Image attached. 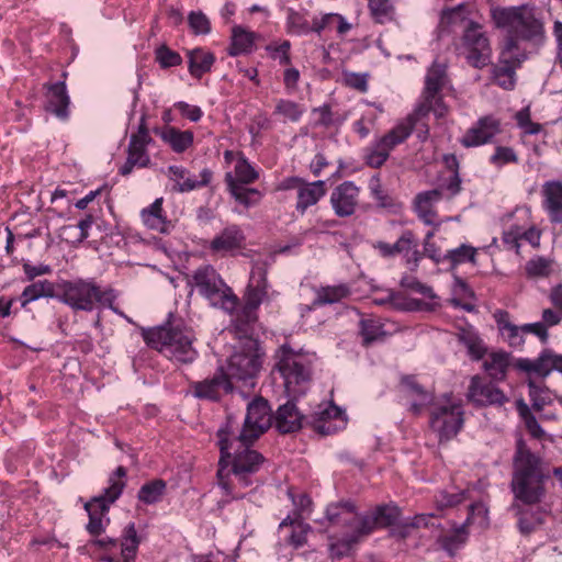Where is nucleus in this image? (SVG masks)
<instances>
[{
	"label": "nucleus",
	"mask_w": 562,
	"mask_h": 562,
	"mask_svg": "<svg viewBox=\"0 0 562 562\" xmlns=\"http://www.w3.org/2000/svg\"><path fill=\"white\" fill-rule=\"evenodd\" d=\"M238 423L232 416L217 431V445L221 457L217 470V484L226 502L246 496L245 490L251 487L255 474L265 462V458L251 446L256 440L239 439Z\"/></svg>",
	"instance_id": "obj_1"
},
{
	"label": "nucleus",
	"mask_w": 562,
	"mask_h": 562,
	"mask_svg": "<svg viewBox=\"0 0 562 562\" xmlns=\"http://www.w3.org/2000/svg\"><path fill=\"white\" fill-rule=\"evenodd\" d=\"M549 479L550 471L544 468L542 458L533 453L524 440H518L510 482L515 499L524 505L541 503L547 495L546 483Z\"/></svg>",
	"instance_id": "obj_2"
},
{
	"label": "nucleus",
	"mask_w": 562,
	"mask_h": 562,
	"mask_svg": "<svg viewBox=\"0 0 562 562\" xmlns=\"http://www.w3.org/2000/svg\"><path fill=\"white\" fill-rule=\"evenodd\" d=\"M126 469L122 465L117 467L116 470L109 476V485L104 488L103 493L93 497L85 505V509L89 515V522L86 527L87 531L91 536L95 537L87 543L88 547H95L103 550L105 553H110L116 549L117 544H120V541L116 538L98 537L101 536L105 530L103 525V516L109 510L111 504H113L121 496L124 487L126 486Z\"/></svg>",
	"instance_id": "obj_3"
},
{
	"label": "nucleus",
	"mask_w": 562,
	"mask_h": 562,
	"mask_svg": "<svg viewBox=\"0 0 562 562\" xmlns=\"http://www.w3.org/2000/svg\"><path fill=\"white\" fill-rule=\"evenodd\" d=\"M143 338L148 346L178 362L191 363L198 357V351L193 347L195 335L184 325L146 329L143 331Z\"/></svg>",
	"instance_id": "obj_4"
},
{
	"label": "nucleus",
	"mask_w": 562,
	"mask_h": 562,
	"mask_svg": "<svg viewBox=\"0 0 562 562\" xmlns=\"http://www.w3.org/2000/svg\"><path fill=\"white\" fill-rule=\"evenodd\" d=\"M60 293L57 299L75 311L91 312L95 304L108 307L114 313L124 316L114 305L116 294L113 289H101L92 280L78 279L65 281L60 285Z\"/></svg>",
	"instance_id": "obj_5"
},
{
	"label": "nucleus",
	"mask_w": 562,
	"mask_h": 562,
	"mask_svg": "<svg viewBox=\"0 0 562 562\" xmlns=\"http://www.w3.org/2000/svg\"><path fill=\"white\" fill-rule=\"evenodd\" d=\"M401 515L400 508L390 505H380L373 510L367 513L360 521V527H356L349 535L329 544V554L333 559H341L350 553L361 538L370 535L375 528L392 526Z\"/></svg>",
	"instance_id": "obj_6"
},
{
	"label": "nucleus",
	"mask_w": 562,
	"mask_h": 562,
	"mask_svg": "<svg viewBox=\"0 0 562 562\" xmlns=\"http://www.w3.org/2000/svg\"><path fill=\"white\" fill-rule=\"evenodd\" d=\"M188 283L194 286L212 306L220 307L226 312H232L236 308L237 296L213 266L203 265L196 268Z\"/></svg>",
	"instance_id": "obj_7"
},
{
	"label": "nucleus",
	"mask_w": 562,
	"mask_h": 562,
	"mask_svg": "<svg viewBox=\"0 0 562 562\" xmlns=\"http://www.w3.org/2000/svg\"><path fill=\"white\" fill-rule=\"evenodd\" d=\"M274 368L283 379L289 395L297 396L304 393V384L310 381L311 370L301 355L283 345L276 353Z\"/></svg>",
	"instance_id": "obj_8"
},
{
	"label": "nucleus",
	"mask_w": 562,
	"mask_h": 562,
	"mask_svg": "<svg viewBox=\"0 0 562 562\" xmlns=\"http://www.w3.org/2000/svg\"><path fill=\"white\" fill-rule=\"evenodd\" d=\"M492 19L498 29L516 35H543V22L533 8L526 5L492 9Z\"/></svg>",
	"instance_id": "obj_9"
},
{
	"label": "nucleus",
	"mask_w": 562,
	"mask_h": 562,
	"mask_svg": "<svg viewBox=\"0 0 562 562\" xmlns=\"http://www.w3.org/2000/svg\"><path fill=\"white\" fill-rule=\"evenodd\" d=\"M262 356L256 339L246 338L227 360L224 374L228 381H248L254 379L262 364Z\"/></svg>",
	"instance_id": "obj_10"
},
{
	"label": "nucleus",
	"mask_w": 562,
	"mask_h": 562,
	"mask_svg": "<svg viewBox=\"0 0 562 562\" xmlns=\"http://www.w3.org/2000/svg\"><path fill=\"white\" fill-rule=\"evenodd\" d=\"M429 425L440 442L453 438L463 425L462 406L450 396L434 403Z\"/></svg>",
	"instance_id": "obj_11"
},
{
	"label": "nucleus",
	"mask_w": 562,
	"mask_h": 562,
	"mask_svg": "<svg viewBox=\"0 0 562 562\" xmlns=\"http://www.w3.org/2000/svg\"><path fill=\"white\" fill-rule=\"evenodd\" d=\"M520 37H506L499 60L493 68V79L504 90H513L516 86V69L527 58L526 52L520 48ZM524 40L526 37H522Z\"/></svg>",
	"instance_id": "obj_12"
},
{
	"label": "nucleus",
	"mask_w": 562,
	"mask_h": 562,
	"mask_svg": "<svg viewBox=\"0 0 562 562\" xmlns=\"http://www.w3.org/2000/svg\"><path fill=\"white\" fill-rule=\"evenodd\" d=\"M271 426V408L268 401L258 397L247 405V414L241 429H237L239 439L257 440Z\"/></svg>",
	"instance_id": "obj_13"
},
{
	"label": "nucleus",
	"mask_w": 562,
	"mask_h": 562,
	"mask_svg": "<svg viewBox=\"0 0 562 562\" xmlns=\"http://www.w3.org/2000/svg\"><path fill=\"white\" fill-rule=\"evenodd\" d=\"M373 247L384 258L403 255L406 265L412 271H415L418 268L419 261L423 257L418 250L417 238L409 229L404 231L394 244L376 241Z\"/></svg>",
	"instance_id": "obj_14"
},
{
	"label": "nucleus",
	"mask_w": 562,
	"mask_h": 562,
	"mask_svg": "<svg viewBox=\"0 0 562 562\" xmlns=\"http://www.w3.org/2000/svg\"><path fill=\"white\" fill-rule=\"evenodd\" d=\"M153 140L145 125L138 127L136 134H132L127 146V158L120 168L122 176H128L135 167L146 168L150 164L147 145Z\"/></svg>",
	"instance_id": "obj_15"
},
{
	"label": "nucleus",
	"mask_w": 562,
	"mask_h": 562,
	"mask_svg": "<svg viewBox=\"0 0 562 562\" xmlns=\"http://www.w3.org/2000/svg\"><path fill=\"white\" fill-rule=\"evenodd\" d=\"M306 424L321 435H331L345 428L347 419L340 407L329 403L319 405L308 417Z\"/></svg>",
	"instance_id": "obj_16"
},
{
	"label": "nucleus",
	"mask_w": 562,
	"mask_h": 562,
	"mask_svg": "<svg viewBox=\"0 0 562 562\" xmlns=\"http://www.w3.org/2000/svg\"><path fill=\"white\" fill-rule=\"evenodd\" d=\"M440 27L446 33H461L471 35L481 30V24L472 18V11L465 4H459L454 8L442 11L440 18Z\"/></svg>",
	"instance_id": "obj_17"
},
{
	"label": "nucleus",
	"mask_w": 562,
	"mask_h": 562,
	"mask_svg": "<svg viewBox=\"0 0 562 562\" xmlns=\"http://www.w3.org/2000/svg\"><path fill=\"white\" fill-rule=\"evenodd\" d=\"M360 188L353 181H344L335 187L329 196L330 206L336 216L350 217L359 205Z\"/></svg>",
	"instance_id": "obj_18"
},
{
	"label": "nucleus",
	"mask_w": 562,
	"mask_h": 562,
	"mask_svg": "<svg viewBox=\"0 0 562 562\" xmlns=\"http://www.w3.org/2000/svg\"><path fill=\"white\" fill-rule=\"evenodd\" d=\"M167 177L173 183L172 190L179 193L190 192L199 188L210 184L213 172L209 168H204L199 177L192 175L183 166L172 165L167 169Z\"/></svg>",
	"instance_id": "obj_19"
},
{
	"label": "nucleus",
	"mask_w": 562,
	"mask_h": 562,
	"mask_svg": "<svg viewBox=\"0 0 562 562\" xmlns=\"http://www.w3.org/2000/svg\"><path fill=\"white\" fill-rule=\"evenodd\" d=\"M468 400L475 406H493L504 405L508 397L504 392L492 382H487L484 379L475 375L471 379Z\"/></svg>",
	"instance_id": "obj_20"
},
{
	"label": "nucleus",
	"mask_w": 562,
	"mask_h": 562,
	"mask_svg": "<svg viewBox=\"0 0 562 562\" xmlns=\"http://www.w3.org/2000/svg\"><path fill=\"white\" fill-rule=\"evenodd\" d=\"M499 133V120L493 115H485L480 117L476 123L467 131L460 143L467 148L477 147L491 143Z\"/></svg>",
	"instance_id": "obj_21"
},
{
	"label": "nucleus",
	"mask_w": 562,
	"mask_h": 562,
	"mask_svg": "<svg viewBox=\"0 0 562 562\" xmlns=\"http://www.w3.org/2000/svg\"><path fill=\"white\" fill-rule=\"evenodd\" d=\"M366 515L358 514L357 507L351 501L330 503L325 510V519L329 525L345 527L350 531H353L356 527H360V521Z\"/></svg>",
	"instance_id": "obj_22"
},
{
	"label": "nucleus",
	"mask_w": 562,
	"mask_h": 562,
	"mask_svg": "<svg viewBox=\"0 0 562 562\" xmlns=\"http://www.w3.org/2000/svg\"><path fill=\"white\" fill-rule=\"evenodd\" d=\"M401 392L409 412L414 415H419L426 406L434 404L432 393L425 390L415 376H404L401 380Z\"/></svg>",
	"instance_id": "obj_23"
},
{
	"label": "nucleus",
	"mask_w": 562,
	"mask_h": 562,
	"mask_svg": "<svg viewBox=\"0 0 562 562\" xmlns=\"http://www.w3.org/2000/svg\"><path fill=\"white\" fill-rule=\"evenodd\" d=\"M460 54L475 68H483L491 61L492 49L488 37H462Z\"/></svg>",
	"instance_id": "obj_24"
},
{
	"label": "nucleus",
	"mask_w": 562,
	"mask_h": 562,
	"mask_svg": "<svg viewBox=\"0 0 562 562\" xmlns=\"http://www.w3.org/2000/svg\"><path fill=\"white\" fill-rule=\"evenodd\" d=\"M559 359V353L551 349H544L536 359H519L517 368L528 374L546 379L552 371H558Z\"/></svg>",
	"instance_id": "obj_25"
},
{
	"label": "nucleus",
	"mask_w": 562,
	"mask_h": 562,
	"mask_svg": "<svg viewBox=\"0 0 562 562\" xmlns=\"http://www.w3.org/2000/svg\"><path fill=\"white\" fill-rule=\"evenodd\" d=\"M232 390V382L228 381L227 376L224 374V368H221L218 373L213 378L192 384V391L195 397L211 401L218 400L223 392L227 393Z\"/></svg>",
	"instance_id": "obj_26"
},
{
	"label": "nucleus",
	"mask_w": 562,
	"mask_h": 562,
	"mask_svg": "<svg viewBox=\"0 0 562 562\" xmlns=\"http://www.w3.org/2000/svg\"><path fill=\"white\" fill-rule=\"evenodd\" d=\"M139 544L140 538L137 535L135 524L130 522L124 527L120 538V559L104 554L100 560L102 562H134L138 553Z\"/></svg>",
	"instance_id": "obj_27"
},
{
	"label": "nucleus",
	"mask_w": 562,
	"mask_h": 562,
	"mask_svg": "<svg viewBox=\"0 0 562 562\" xmlns=\"http://www.w3.org/2000/svg\"><path fill=\"white\" fill-rule=\"evenodd\" d=\"M351 294L348 284L339 283L335 285L319 286L315 289V299L311 305H303L301 307L302 316L310 313L316 306L329 305L339 303Z\"/></svg>",
	"instance_id": "obj_28"
},
{
	"label": "nucleus",
	"mask_w": 562,
	"mask_h": 562,
	"mask_svg": "<svg viewBox=\"0 0 562 562\" xmlns=\"http://www.w3.org/2000/svg\"><path fill=\"white\" fill-rule=\"evenodd\" d=\"M46 111L55 114L58 119L66 120L69 115V95L64 81L46 83Z\"/></svg>",
	"instance_id": "obj_29"
},
{
	"label": "nucleus",
	"mask_w": 562,
	"mask_h": 562,
	"mask_svg": "<svg viewBox=\"0 0 562 562\" xmlns=\"http://www.w3.org/2000/svg\"><path fill=\"white\" fill-rule=\"evenodd\" d=\"M543 209L547 211L550 222L562 224V182L547 181L541 190Z\"/></svg>",
	"instance_id": "obj_30"
},
{
	"label": "nucleus",
	"mask_w": 562,
	"mask_h": 562,
	"mask_svg": "<svg viewBox=\"0 0 562 562\" xmlns=\"http://www.w3.org/2000/svg\"><path fill=\"white\" fill-rule=\"evenodd\" d=\"M244 241L243 231L238 225L234 224L226 226L212 239L210 249L215 254H227L240 249Z\"/></svg>",
	"instance_id": "obj_31"
},
{
	"label": "nucleus",
	"mask_w": 562,
	"mask_h": 562,
	"mask_svg": "<svg viewBox=\"0 0 562 562\" xmlns=\"http://www.w3.org/2000/svg\"><path fill=\"white\" fill-rule=\"evenodd\" d=\"M162 198L156 199L148 207L140 212L144 225L157 233L168 234L172 227L162 210Z\"/></svg>",
	"instance_id": "obj_32"
},
{
	"label": "nucleus",
	"mask_w": 562,
	"mask_h": 562,
	"mask_svg": "<svg viewBox=\"0 0 562 562\" xmlns=\"http://www.w3.org/2000/svg\"><path fill=\"white\" fill-rule=\"evenodd\" d=\"M493 317L497 324L503 339L513 348L521 347L525 342L522 326L513 324L509 319V313L504 310L494 312Z\"/></svg>",
	"instance_id": "obj_33"
},
{
	"label": "nucleus",
	"mask_w": 562,
	"mask_h": 562,
	"mask_svg": "<svg viewBox=\"0 0 562 562\" xmlns=\"http://www.w3.org/2000/svg\"><path fill=\"white\" fill-rule=\"evenodd\" d=\"M304 416L293 402L281 405L276 414V427L280 432H294L302 427Z\"/></svg>",
	"instance_id": "obj_34"
},
{
	"label": "nucleus",
	"mask_w": 562,
	"mask_h": 562,
	"mask_svg": "<svg viewBox=\"0 0 562 562\" xmlns=\"http://www.w3.org/2000/svg\"><path fill=\"white\" fill-rule=\"evenodd\" d=\"M325 194V181L304 182L299 188L295 210L304 214L310 206L315 205Z\"/></svg>",
	"instance_id": "obj_35"
},
{
	"label": "nucleus",
	"mask_w": 562,
	"mask_h": 562,
	"mask_svg": "<svg viewBox=\"0 0 562 562\" xmlns=\"http://www.w3.org/2000/svg\"><path fill=\"white\" fill-rule=\"evenodd\" d=\"M351 30L344 16L337 13H327L322 16L312 18L311 32L313 33H338L344 34Z\"/></svg>",
	"instance_id": "obj_36"
},
{
	"label": "nucleus",
	"mask_w": 562,
	"mask_h": 562,
	"mask_svg": "<svg viewBox=\"0 0 562 562\" xmlns=\"http://www.w3.org/2000/svg\"><path fill=\"white\" fill-rule=\"evenodd\" d=\"M418 123L411 113L404 120L398 122L390 132H387L379 140L382 144L386 145V148L389 150H392L395 146L402 144L411 136L414 127Z\"/></svg>",
	"instance_id": "obj_37"
},
{
	"label": "nucleus",
	"mask_w": 562,
	"mask_h": 562,
	"mask_svg": "<svg viewBox=\"0 0 562 562\" xmlns=\"http://www.w3.org/2000/svg\"><path fill=\"white\" fill-rule=\"evenodd\" d=\"M159 136L177 154L184 153L190 148L194 139L191 131H180L173 126L164 127L159 132Z\"/></svg>",
	"instance_id": "obj_38"
},
{
	"label": "nucleus",
	"mask_w": 562,
	"mask_h": 562,
	"mask_svg": "<svg viewBox=\"0 0 562 562\" xmlns=\"http://www.w3.org/2000/svg\"><path fill=\"white\" fill-rule=\"evenodd\" d=\"M267 296V278L266 271L261 268L252 271L251 284H249L246 293V306L257 308Z\"/></svg>",
	"instance_id": "obj_39"
},
{
	"label": "nucleus",
	"mask_w": 562,
	"mask_h": 562,
	"mask_svg": "<svg viewBox=\"0 0 562 562\" xmlns=\"http://www.w3.org/2000/svg\"><path fill=\"white\" fill-rule=\"evenodd\" d=\"M430 112H432L438 119L445 117L447 115L448 106L439 94L430 98L422 95V101L416 105L412 112V115L417 123H420L425 117L428 116Z\"/></svg>",
	"instance_id": "obj_40"
},
{
	"label": "nucleus",
	"mask_w": 562,
	"mask_h": 562,
	"mask_svg": "<svg viewBox=\"0 0 562 562\" xmlns=\"http://www.w3.org/2000/svg\"><path fill=\"white\" fill-rule=\"evenodd\" d=\"M189 72L192 77L200 79L204 74L211 71L215 61L214 55L203 48H194L188 52Z\"/></svg>",
	"instance_id": "obj_41"
},
{
	"label": "nucleus",
	"mask_w": 562,
	"mask_h": 562,
	"mask_svg": "<svg viewBox=\"0 0 562 562\" xmlns=\"http://www.w3.org/2000/svg\"><path fill=\"white\" fill-rule=\"evenodd\" d=\"M226 182L234 199L246 207L257 205L261 200V193L254 188H245L237 183L232 175H226Z\"/></svg>",
	"instance_id": "obj_42"
},
{
	"label": "nucleus",
	"mask_w": 562,
	"mask_h": 562,
	"mask_svg": "<svg viewBox=\"0 0 562 562\" xmlns=\"http://www.w3.org/2000/svg\"><path fill=\"white\" fill-rule=\"evenodd\" d=\"M509 357L506 351L491 352L485 358L483 367L492 379L502 381L505 379L509 367Z\"/></svg>",
	"instance_id": "obj_43"
},
{
	"label": "nucleus",
	"mask_w": 562,
	"mask_h": 562,
	"mask_svg": "<svg viewBox=\"0 0 562 562\" xmlns=\"http://www.w3.org/2000/svg\"><path fill=\"white\" fill-rule=\"evenodd\" d=\"M447 81L446 66L434 63L428 69L423 97L430 98L439 94Z\"/></svg>",
	"instance_id": "obj_44"
},
{
	"label": "nucleus",
	"mask_w": 562,
	"mask_h": 562,
	"mask_svg": "<svg viewBox=\"0 0 562 562\" xmlns=\"http://www.w3.org/2000/svg\"><path fill=\"white\" fill-rule=\"evenodd\" d=\"M57 297L55 285L48 280H40L24 288L21 294V305L25 307L29 303L41 297Z\"/></svg>",
	"instance_id": "obj_45"
},
{
	"label": "nucleus",
	"mask_w": 562,
	"mask_h": 562,
	"mask_svg": "<svg viewBox=\"0 0 562 562\" xmlns=\"http://www.w3.org/2000/svg\"><path fill=\"white\" fill-rule=\"evenodd\" d=\"M464 524L454 528L450 533L441 535L438 537L437 542L440 548L445 550L450 557H453L456 552L465 544L469 532Z\"/></svg>",
	"instance_id": "obj_46"
},
{
	"label": "nucleus",
	"mask_w": 562,
	"mask_h": 562,
	"mask_svg": "<svg viewBox=\"0 0 562 562\" xmlns=\"http://www.w3.org/2000/svg\"><path fill=\"white\" fill-rule=\"evenodd\" d=\"M527 385L531 407L536 412H541L547 405L553 402V394L546 385L537 383L531 378L528 379Z\"/></svg>",
	"instance_id": "obj_47"
},
{
	"label": "nucleus",
	"mask_w": 562,
	"mask_h": 562,
	"mask_svg": "<svg viewBox=\"0 0 562 562\" xmlns=\"http://www.w3.org/2000/svg\"><path fill=\"white\" fill-rule=\"evenodd\" d=\"M385 334L380 318L368 317L360 321V335L363 346L368 347L373 341L382 339Z\"/></svg>",
	"instance_id": "obj_48"
},
{
	"label": "nucleus",
	"mask_w": 562,
	"mask_h": 562,
	"mask_svg": "<svg viewBox=\"0 0 562 562\" xmlns=\"http://www.w3.org/2000/svg\"><path fill=\"white\" fill-rule=\"evenodd\" d=\"M516 409L530 436L536 439H542L546 436V431L540 426L536 416L531 413L530 407L524 401V398H518L516 401Z\"/></svg>",
	"instance_id": "obj_49"
},
{
	"label": "nucleus",
	"mask_w": 562,
	"mask_h": 562,
	"mask_svg": "<svg viewBox=\"0 0 562 562\" xmlns=\"http://www.w3.org/2000/svg\"><path fill=\"white\" fill-rule=\"evenodd\" d=\"M165 492L166 482L157 479L142 485L137 493V498L146 505H153L160 502Z\"/></svg>",
	"instance_id": "obj_50"
},
{
	"label": "nucleus",
	"mask_w": 562,
	"mask_h": 562,
	"mask_svg": "<svg viewBox=\"0 0 562 562\" xmlns=\"http://www.w3.org/2000/svg\"><path fill=\"white\" fill-rule=\"evenodd\" d=\"M512 508L518 516V528L524 535L531 533L537 527H539L543 520L539 512H531L524 509L520 505L513 504Z\"/></svg>",
	"instance_id": "obj_51"
},
{
	"label": "nucleus",
	"mask_w": 562,
	"mask_h": 562,
	"mask_svg": "<svg viewBox=\"0 0 562 562\" xmlns=\"http://www.w3.org/2000/svg\"><path fill=\"white\" fill-rule=\"evenodd\" d=\"M476 251V248L462 244L454 249L448 250L447 254H445V258L451 263L452 267L462 265L464 262L475 263Z\"/></svg>",
	"instance_id": "obj_52"
},
{
	"label": "nucleus",
	"mask_w": 562,
	"mask_h": 562,
	"mask_svg": "<svg viewBox=\"0 0 562 562\" xmlns=\"http://www.w3.org/2000/svg\"><path fill=\"white\" fill-rule=\"evenodd\" d=\"M467 527L470 525H477L480 528L485 529L490 525L488 509L485 504L479 502L470 505L469 515L463 522Z\"/></svg>",
	"instance_id": "obj_53"
},
{
	"label": "nucleus",
	"mask_w": 562,
	"mask_h": 562,
	"mask_svg": "<svg viewBox=\"0 0 562 562\" xmlns=\"http://www.w3.org/2000/svg\"><path fill=\"white\" fill-rule=\"evenodd\" d=\"M459 339L462 344H464V346L468 348L469 353L474 359L483 358V356L486 352V348L476 334L469 330H463L459 335Z\"/></svg>",
	"instance_id": "obj_54"
},
{
	"label": "nucleus",
	"mask_w": 562,
	"mask_h": 562,
	"mask_svg": "<svg viewBox=\"0 0 562 562\" xmlns=\"http://www.w3.org/2000/svg\"><path fill=\"white\" fill-rule=\"evenodd\" d=\"M304 110L294 101L280 99L277 102L274 113L281 115L284 120L297 122Z\"/></svg>",
	"instance_id": "obj_55"
},
{
	"label": "nucleus",
	"mask_w": 562,
	"mask_h": 562,
	"mask_svg": "<svg viewBox=\"0 0 562 562\" xmlns=\"http://www.w3.org/2000/svg\"><path fill=\"white\" fill-rule=\"evenodd\" d=\"M235 175L236 182H240V184H249L255 182L259 173L255 170V168L249 164V161L240 156L237 164L235 165Z\"/></svg>",
	"instance_id": "obj_56"
},
{
	"label": "nucleus",
	"mask_w": 562,
	"mask_h": 562,
	"mask_svg": "<svg viewBox=\"0 0 562 562\" xmlns=\"http://www.w3.org/2000/svg\"><path fill=\"white\" fill-rule=\"evenodd\" d=\"M390 153L386 145L378 140L368 149L366 162L372 168H379L387 160Z\"/></svg>",
	"instance_id": "obj_57"
},
{
	"label": "nucleus",
	"mask_w": 562,
	"mask_h": 562,
	"mask_svg": "<svg viewBox=\"0 0 562 562\" xmlns=\"http://www.w3.org/2000/svg\"><path fill=\"white\" fill-rule=\"evenodd\" d=\"M490 162L496 168H502L507 164H517L518 156L512 147L497 146L494 154L490 157Z\"/></svg>",
	"instance_id": "obj_58"
},
{
	"label": "nucleus",
	"mask_w": 562,
	"mask_h": 562,
	"mask_svg": "<svg viewBox=\"0 0 562 562\" xmlns=\"http://www.w3.org/2000/svg\"><path fill=\"white\" fill-rule=\"evenodd\" d=\"M465 491L458 492H449V491H440L435 496V503L438 509H445L449 507H453L465 499Z\"/></svg>",
	"instance_id": "obj_59"
},
{
	"label": "nucleus",
	"mask_w": 562,
	"mask_h": 562,
	"mask_svg": "<svg viewBox=\"0 0 562 562\" xmlns=\"http://www.w3.org/2000/svg\"><path fill=\"white\" fill-rule=\"evenodd\" d=\"M188 21L195 35H206L211 32L210 20L201 11H192L188 16Z\"/></svg>",
	"instance_id": "obj_60"
},
{
	"label": "nucleus",
	"mask_w": 562,
	"mask_h": 562,
	"mask_svg": "<svg viewBox=\"0 0 562 562\" xmlns=\"http://www.w3.org/2000/svg\"><path fill=\"white\" fill-rule=\"evenodd\" d=\"M442 198V191L432 189L419 192L414 199V209H434V205Z\"/></svg>",
	"instance_id": "obj_61"
},
{
	"label": "nucleus",
	"mask_w": 562,
	"mask_h": 562,
	"mask_svg": "<svg viewBox=\"0 0 562 562\" xmlns=\"http://www.w3.org/2000/svg\"><path fill=\"white\" fill-rule=\"evenodd\" d=\"M156 60L159 63L161 68H170L181 64V56L168 48L167 46H160L156 49Z\"/></svg>",
	"instance_id": "obj_62"
},
{
	"label": "nucleus",
	"mask_w": 562,
	"mask_h": 562,
	"mask_svg": "<svg viewBox=\"0 0 562 562\" xmlns=\"http://www.w3.org/2000/svg\"><path fill=\"white\" fill-rule=\"evenodd\" d=\"M401 285L407 290H411L413 292L419 293L424 295L425 297L432 299L435 297V294L432 292V289L420 281L414 276H404L401 279Z\"/></svg>",
	"instance_id": "obj_63"
},
{
	"label": "nucleus",
	"mask_w": 562,
	"mask_h": 562,
	"mask_svg": "<svg viewBox=\"0 0 562 562\" xmlns=\"http://www.w3.org/2000/svg\"><path fill=\"white\" fill-rule=\"evenodd\" d=\"M255 48L254 37H232V43L228 47L231 56H239L249 54Z\"/></svg>",
	"instance_id": "obj_64"
}]
</instances>
